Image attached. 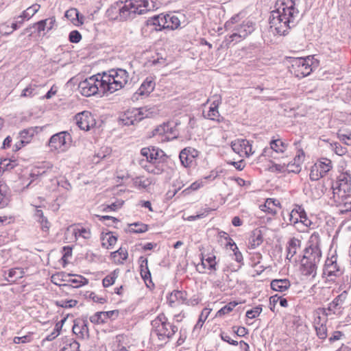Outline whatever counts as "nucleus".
<instances>
[{
    "mask_svg": "<svg viewBox=\"0 0 351 351\" xmlns=\"http://www.w3.org/2000/svg\"><path fill=\"white\" fill-rule=\"evenodd\" d=\"M300 0H280L276 3V9L270 12L269 27L274 34L287 35L295 27L300 12L298 5Z\"/></svg>",
    "mask_w": 351,
    "mask_h": 351,
    "instance_id": "f257e3e1",
    "label": "nucleus"
},
{
    "mask_svg": "<svg viewBox=\"0 0 351 351\" xmlns=\"http://www.w3.org/2000/svg\"><path fill=\"white\" fill-rule=\"evenodd\" d=\"M319 241V234L313 232L310 237V245L305 248L303 258L301 260L300 271L303 276L314 278L316 275L317 264L322 257Z\"/></svg>",
    "mask_w": 351,
    "mask_h": 351,
    "instance_id": "f03ea898",
    "label": "nucleus"
},
{
    "mask_svg": "<svg viewBox=\"0 0 351 351\" xmlns=\"http://www.w3.org/2000/svg\"><path fill=\"white\" fill-rule=\"evenodd\" d=\"M141 154L145 160H141L139 164L147 172L160 175L165 171L167 156L162 149L150 146L142 148Z\"/></svg>",
    "mask_w": 351,
    "mask_h": 351,
    "instance_id": "7ed1b4c3",
    "label": "nucleus"
},
{
    "mask_svg": "<svg viewBox=\"0 0 351 351\" xmlns=\"http://www.w3.org/2000/svg\"><path fill=\"white\" fill-rule=\"evenodd\" d=\"M103 84L106 93H113L123 88L128 82L130 75L128 72L123 69H112L101 75Z\"/></svg>",
    "mask_w": 351,
    "mask_h": 351,
    "instance_id": "20e7f679",
    "label": "nucleus"
},
{
    "mask_svg": "<svg viewBox=\"0 0 351 351\" xmlns=\"http://www.w3.org/2000/svg\"><path fill=\"white\" fill-rule=\"evenodd\" d=\"M123 21H130L138 15L153 10V1L149 0H119Z\"/></svg>",
    "mask_w": 351,
    "mask_h": 351,
    "instance_id": "39448f33",
    "label": "nucleus"
},
{
    "mask_svg": "<svg viewBox=\"0 0 351 351\" xmlns=\"http://www.w3.org/2000/svg\"><path fill=\"white\" fill-rule=\"evenodd\" d=\"M152 333L160 342V346L167 344L178 332V327L170 323L164 313L159 314L152 321Z\"/></svg>",
    "mask_w": 351,
    "mask_h": 351,
    "instance_id": "423d86ee",
    "label": "nucleus"
},
{
    "mask_svg": "<svg viewBox=\"0 0 351 351\" xmlns=\"http://www.w3.org/2000/svg\"><path fill=\"white\" fill-rule=\"evenodd\" d=\"M318 66V62L312 56L297 58L291 60V73L298 78L309 75Z\"/></svg>",
    "mask_w": 351,
    "mask_h": 351,
    "instance_id": "0eeeda50",
    "label": "nucleus"
},
{
    "mask_svg": "<svg viewBox=\"0 0 351 351\" xmlns=\"http://www.w3.org/2000/svg\"><path fill=\"white\" fill-rule=\"evenodd\" d=\"M102 77L100 73L92 75L81 81L78 84L80 93L85 97H90L96 94H106L101 84Z\"/></svg>",
    "mask_w": 351,
    "mask_h": 351,
    "instance_id": "6e6552de",
    "label": "nucleus"
},
{
    "mask_svg": "<svg viewBox=\"0 0 351 351\" xmlns=\"http://www.w3.org/2000/svg\"><path fill=\"white\" fill-rule=\"evenodd\" d=\"M254 29L255 23L250 20L243 21L239 25H234L231 29L232 33L225 39L226 45L229 47L232 43L235 44L240 42L251 34Z\"/></svg>",
    "mask_w": 351,
    "mask_h": 351,
    "instance_id": "1a4fd4ad",
    "label": "nucleus"
},
{
    "mask_svg": "<svg viewBox=\"0 0 351 351\" xmlns=\"http://www.w3.org/2000/svg\"><path fill=\"white\" fill-rule=\"evenodd\" d=\"M150 110L147 107L130 109L124 112L120 121L125 125H134L144 118L148 117L152 113L149 112Z\"/></svg>",
    "mask_w": 351,
    "mask_h": 351,
    "instance_id": "9d476101",
    "label": "nucleus"
},
{
    "mask_svg": "<svg viewBox=\"0 0 351 351\" xmlns=\"http://www.w3.org/2000/svg\"><path fill=\"white\" fill-rule=\"evenodd\" d=\"M150 110L147 107L130 109L124 112L120 121L125 125H134L144 118L148 117L152 113L149 112Z\"/></svg>",
    "mask_w": 351,
    "mask_h": 351,
    "instance_id": "9b49d317",
    "label": "nucleus"
},
{
    "mask_svg": "<svg viewBox=\"0 0 351 351\" xmlns=\"http://www.w3.org/2000/svg\"><path fill=\"white\" fill-rule=\"evenodd\" d=\"M71 141V134L66 131L56 133L51 136L48 145L51 151H64Z\"/></svg>",
    "mask_w": 351,
    "mask_h": 351,
    "instance_id": "f8f14e48",
    "label": "nucleus"
},
{
    "mask_svg": "<svg viewBox=\"0 0 351 351\" xmlns=\"http://www.w3.org/2000/svg\"><path fill=\"white\" fill-rule=\"evenodd\" d=\"M331 168V160L327 158H323L311 167L309 174L310 179L312 181L319 180L321 178L325 176Z\"/></svg>",
    "mask_w": 351,
    "mask_h": 351,
    "instance_id": "ddd939ff",
    "label": "nucleus"
},
{
    "mask_svg": "<svg viewBox=\"0 0 351 351\" xmlns=\"http://www.w3.org/2000/svg\"><path fill=\"white\" fill-rule=\"evenodd\" d=\"M232 150L241 157H249L254 154L252 145L247 139H237L231 143Z\"/></svg>",
    "mask_w": 351,
    "mask_h": 351,
    "instance_id": "4468645a",
    "label": "nucleus"
},
{
    "mask_svg": "<svg viewBox=\"0 0 351 351\" xmlns=\"http://www.w3.org/2000/svg\"><path fill=\"white\" fill-rule=\"evenodd\" d=\"M77 126L82 130L88 131L96 124L95 119L92 114L88 111H83L75 117Z\"/></svg>",
    "mask_w": 351,
    "mask_h": 351,
    "instance_id": "2eb2a0df",
    "label": "nucleus"
},
{
    "mask_svg": "<svg viewBox=\"0 0 351 351\" xmlns=\"http://www.w3.org/2000/svg\"><path fill=\"white\" fill-rule=\"evenodd\" d=\"M199 156V152L192 147H186L183 149L179 155L181 164L184 167H191L195 159Z\"/></svg>",
    "mask_w": 351,
    "mask_h": 351,
    "instance_id": "dca6fc26",
    "label": "nucleus"
},
{
    "mask_svg": "<svg viewBox=\"0 0 351 351\" xmlns=\"http://www.w3.org/2000/svg\"><path fill=\"white\" fill-rule=\"evenodd\" d=\"M166 135V138L173 139L177 138L178 133L176 129V125L173 123L168 122L158 126L154 131L153 135Z\"/></svg>",
    "mask_w": 351,
    "mask_h": 351,
    "instance_id": "f3484780",
    "label": "nucleus"
},
{
    "mask_svg": "<svg viewBox=\"0 0 351 351\" xmlns=\"http://www.w3.org/2000/svg\"><path fill=\"white\" fill-rule=\"evenodd\" d=\"M270 147H265L261 154L263 156H272L273 152L276 153H284L288 145L283 142L280 138L272 139L270 141Z\"/></svg>",
    "mask_w": 351,
    "mask_h": 351,
    "instance_id": "a211bd4d",
    "label": "nucleus"
},
{
    "mask_svg": "<svg viewBox=\"0 0 351 351\" xmlns=\"http://www.w3.org/2000/svg\"><path fill=\"white\" fill-rule=\"evenodd\" d=\"M323 274L328 277L332 276H339L342 274V271L337 263V257L332 255L328 258L325 262Z\"/></svg>",
    "mask_w": 351,
    "mask_h": 351,
    "instance_id": "6ab92c4d",
    "label": "nucleus"
},
{
    "mask_svg": "<svg viewBox=\"0 0 351 351\" xmlns=\"http://www.w3.org/2000/svg\"><path fill=\"white\" fill-rule=\"evenodd\" d=\"M119 313L117 310L97 312L90 317V321L95 324H104L110 319L117 318Z\"/></svg>",
    "mask_w": 351,
    "mask_h": 351,
    "instance_id": "aec40b11",
    "label": "nucleus"
},
{
    "mask_svg": "<svg viewBox=\"0 0 351 351\" xmlns=\"http://www.w3.org/2000/svg\"><path fill=\"white\" fill-rule=\"evenodd\" d=\"M155 82L152 77H147L133 95L132 99H138L139 96H148L155 88Z\"/></svg>",
    "mask_w": 351,
    "mask_h": 351,
    "instance_id": "412c9836",
    "label": "nucleus"
},
{
    "mask_svg": "<svg viewBox=\"0 0 351 351\" xmlns=\"http://www.w3.org/2000/svg\"><path fill=\"white\" fill-rule=\"evenodd\" d=\"M300 245L301 241L298 239L293 237L289 239L287 245L286 264L287 263L297 262V259L294 258V256L297 254V251L300 247Z\"/></svg>",
    "mask_w": 351,
    "mask_h": 351,
    "instance_id": "4be33fe9",
    "label": "nucleus"
},
{
    "mask_svg": "<svg viewBox=\"0 0 351 351\" xmlns=\"http://www.w3.org/2000/svg\"><path fill=\"white\" fill-rule=\"evenodd\" d=\"M187 293L184 291L174 290L170 293L167 297L169 304L172 306H176L179 304L185 303Z\"/></svg>",
    "mask_w": 351,
    "mask_h": 351,
    "instance_id": "5701e85b",
    "label": "nucleus"
},
{
    "mask_svg": "<svg viewBox=\"0 0 351 351\" xmlns=\"http://www.w3.org/2000/svg\"><path fill=\"white\" fill-rule=\"evenodd\" d=\"M337 186L334 191L338 189L339 191H343L345 194L350 192L351 176L348 173H341L337 180Z\"/></svg>",
    "mask_w": 351,
    "mask_h": 351,
    "instance_id": "b1692460",
    "label": "nucleus"
},
{
    "mask_svg": "<svg viewBox=\"0 0 351 351\" xmlns=\"http://www.w3.org/2000/svg\"><path fill=\"white\" fill-rule=\"evenodd\" d=\"M119 1L115 2L107 10L106 16L112 21H123Z\"/></svg>",
    "mask_w": 351,
    "mask_h": 351,
    "instance_id": "393cba45",
    "label": "nucleus"
},
{
    "mask_svg": "<svg viewBox=\"0 0 351 351\" xmlns=\"http://www.w3.org/2000/svg\"><path fill=\"white\" fill-rule=\"evenodd\" d=\"M64 16L75 25H82L84 23V16L80 15V12L76 8H71L66 10Z\"/></svg>",
    "mask_w": 351,
    "mask_h": 351,
    "instance_id": "a878e982",
    "label": "nucleus"
},
{
    "mask_svg": "<svg viewBox=\"0 0 351 351\" xmlns=\"http://www.w3.org/2000/svg\"><path fill=\"white\" fill-rule=\"evenodd\" d=\"M125 339V337L123 335L116 336L115 338L110 343L112 350L129 351L124 345Z\"/></svg>",
    "mask_w": 351,
    "mask_h": 351,
    "instance_id": "bb28decb",
    "label": "nucleus"
},
{
    "mask_svg": "<svg viewBox=\"0 0 351 351\" xmlns=\"http://www.w3.org/2000/svg\"><path fill=\"white\" fill-rule=\"evenodd\" d=\"M24 271L23 269L19 267L12 268L8 271V276L5 279L10 284L16 283L18 279H21L23 277Z\"/></svg>",
    "mask_w": 351,
    "mask_h": 351,
    "instance_id": "cd10ccee",
    "label": "nucleus"
},
{
    "mask_svg": "<svg viewBox=\"0 0 351 351\" xmlns=\"http://www.w3.org/2000/svg\"><path fill=\"white\" fill-rule=\"evenodd\" d=\"M140 261H141V275L143 279L144 280L145 285H148L147 280H149V283H152V278H151V273H150L149 270L148 269V266H147L148 261H147V258H143V256H141L140 258Z\"/></svg>",
    "mask_w": 351,
    "mask_h": 351,
    "instance_id": "c85d7f7f",
    "label": "nucleus"
},
{
    "mask_svg": "<svg viewBox=\"0 0 351 351\" xmlns=\"http://www.w3.org/2000/svg\"><path fill=\"white\" fill-rule=\"evenodd\" d=\"M51 171H53V165L50 162H44L42 166L35 168L30 176L32 178L42 176Z\"/></svg>",
    "mask_w": 351,
    "mask_h": 351,
    "instance_id": "c756f323",
    "label": "nucleus"
},
{
    "mask_svg": "<svg viewBox=\"0 0 351 351\" xmlns=\"http://www.w3.org/2000/svg\"><path fill=\"white\" fill-rule=\"evenodd\" d=\"M342 306H335L332 302L329 303L327 308H321L317 310L318 313H322L326 317H329L332 314L339 315L342 313Z\"/></svg>",
    "mask_w": 351,
    "mask_h": 351,
    "instance_id": "7c9ffc66",
    "label": "nucleus"
},
{
    "mask_svg": "<svg viewBox=\"0 0 351 351\" xmlns=\"http://www.w3.org/2000/svg\"><path fill=\"white\" fill-rule=\"evenodd\" d=\"M263 241V234L261 230L255 229L251 233L249 239V243L252 248H256L259 246Z\"/></svg>",
    "mask_w": 351,
    "mask_h": 351,
    "instance_id": "2f4dec72",
    "label": "nucleus"
},
{
    "mask_svg": "<svg viewBox=\"0 0 351 351\" xmlns=\"http://www.w3.org/2000/svg\"><path fill=\"white\" fill-rule=\"evenodd\" d=\"M167 19L165 18V15H157L152 17L150 20L148 21L149 24H152L156 27V30H161L162 29H167L166 27L167 25Z\"/></svg>",
    "mask_w": 351,
    "mask_h": 351,
    "instance_id": "473e14b6",
    "label": "nucleus"
},
{
    "mask_svg": "<svg viewBox=\"0 0 351 351\" xmlns=\"http://www.w3.org/2000/svg\"><path fill=\"white\" fill-rule=\"evenodd\" d=\"M245 301H239V302H230L228 304L225 305L221 309H219L217 313L216 317H221L225 315H227L232 311V310L239 304H243Z\"/></svg>",
    "mask_w": 351,
    "mask_h": 351,
    "instance_id": "72a5a7b5",
    "label": "nucleus"
},
{
    "mask_svg": "<svg viewBox=\"0 0 351 351\" xmlns=\"http://www.w3.org/2000/svg\"><path fill=\"white\" fill-rule=\"evenodd\" d=\"M73 332L80 338H84L88 335V329L85 323L75 324L73 326Z\"/></svg>",
    "mask_w": 351,
    "mask_h": 351,
    "instance_id": "f704fd0d",
    "label": "nucleus"
},
{
    "mask_svg": "<svg viewBox=\"0 0 351 351\" xmlns=\"http://www.w3.org/2000/svg\"><path fill=\"white\" fill-rule=\"evenodd\" d=\"M38 130V127H31L27 129H24L23 130L20 132L18 138H21L25 141H27L29 143L31 138L34 136V135L36 133H37Z\"/></svg>",
    "mask_w": 351,
    "mask_h": 351,
    "instance_id": "c9c22d12",
    "label": "nucleus"
},
{
    "mask_svg": "<svg viewBox=\"0 0 351 351\" xmlns=\"http://www.w3.org/2000/svg\"><path fill=\"white\" fill-rule=\"evenodd\" d=\"M40 8V5L38 3H34L32 5L27 8L25 10H24L20 15H19V18H23L26 20H29L31 17H32L36 13L38 12Z\"/></svg>",
    "mask_w": 351,
    "mask_h": 351,
    "instance_id": "e433bc0d",
    "label": "nucleus"
},
{
    "mask_svg": "<svg viewBox=\"0 0 351 351\" xmlns=\"http://www.w3.org/2000/svg\"><path fill=\"white\" fill-rule=\"evenodd\" d=\"M80 344L73 339H66L61 351H79Z\"/></svg>",
    "mask_w": 351,
    "mask_h": 351,
    "instance_id": "4c0bfd02",
    "label": "nucleus"
},
{
    "mask_svg": "<svg viewBox=\"0 0 351 351\" xmlns=\"http://www.w3.org/2000/svg\"><path fill=\"white\" fill-rule=\"evenodd\" d=\"M73 234L75 238L82 237L84 239H89L91 237L90 230L84 227H76L73 229Z\"/></svg>",
    "mask_w": 351,
    "mask_h": 351,
    "instance_id": "58836bf2",
    "label": "nucleus"
},
{
    "mask_svg": "<svg viewBox=\"0 0 351 351\" xmlns=\"http://www.w3.org/2000/svg\"><path fill=\"white\" fill-rule=\"evenodd\" d=\"M165 18L167 21L166 25L167 29H175L180 27V21L178 16L175 15L166 14Z\"/></svg>",
    "mask_w": 351,
    "mask_h": 351,
    "instance_id": "ea45409f",
    "label": "nucleus"
},
{
    "mask_svg": "<svg viewBox=\"0 0 351 351\" xmlns=\"http://www.w3.org/2000/svg\"><path fill=\"white\" fill-rule=\"evenodd\" d=\"M66 277L68 278V279L63 280V281L67 283L79 284L78 285H86L88 283L87 279L82 276L67 275Z\"/></svg>",
    "mask_w": 351,
    "mask_h": 351,
    "instance_id": "a19ab883",
    "label": "nucleus"
},
{
    "mask_svg": "<svg viewBox=\"0 0 351 351\" xmlns=\"http://www.w3.org/2000/svg\"><path fill=\"white\" fill-rule=\"evenodd\" d=\"M9 202L7 196V186L5 184L0 183V208L5 207Z\"/></svg>",
    "mask_w": 351,
    "mask_h": 351,
    "instance_id": "79ce46f5",
    "label": "nucleus"
},
{
    "mask_svg": "<svg viewBox=\"0 0 351 351\" xmlns=\"http://www.w3.org/2000/svg\"><path fill=\"white\" fill-rule=\"evenodd\" d=\"M148 230L147 225L143 223H133L130 224L129 232L132 233H143Z\"/></svg>",
    "mask_w": 351,
    "mask_h": 351,
    "instance_id": "37998d69",
    "label": "nucleus"
},
{
    "mask_svg": "<svg viewBox=\"0 0 351 351\" xmlns=\"http://www.w3.org/2000/svg\"><path fill=\"white\" fill-rule=\"evenodd\" d=\"M278 204H280V203L278 200L269 198L265 201V203L263 205V206L264 208H265V210H267L269 213L274 215L276 213V207Z\"/></svg>",
    "mask_w": 351,
    "mask_h": 351,
    "instance_id": "c03bdc74",
    "label": "nucleus"
},
{
    "mask_svg": "<svg viewBox=\"0 0 351 351\" xmlns=\"http://www.w3.org/2000/svg\"><path fill=\"white\" fill-rule=\"evenodd\" d=\"M119 274V269H114L102 280V285H113Z\"/></svg>",
    "mask_w": 351,
    "mask_h": 351,
    "instance_id": "a18cd8bd",
    "label": "nucleus"
},
{
    "mask_svg": "<svg viewBox=\"0 0 351 351\" xmlns=\"http://www.w3.org/2000/svg\"><path fill=\"white\" fill-rule=\"evenodd\" d=\"M65 320L66 319L64 318L62 319L60 322H57L53 329V331L51 334L48 335L46 337L45 339L47 341H52L55 338H56L60 335V330H62L63 324L65 322Z\"/></svg>",
    "mask_w": 351,
    "mask_h": 351,
    "instance_id": "49530a36",
    "label": "nucleus"
},
{
    "mask_svg": "<svg viewBox=\"0 0 351 351\" xmlns=\"http://www.w3.org/2000/svg\"><path fill=\"white\" fill-rule=\"evenodd\" d=\"M215 256L208 255L207 257L203 256L202 258V264L204 268L207 267L209 269H215L216 265Z\"/></svg>",
    "mask_w": 351,
    "mask_h": 351,
    "instance_id": "de8ad7c7",
    "label": "nucleus"
},
{
    "mask_svg": "<svg viewBox=\"0 0 351 351\" xmlns=\"http://www.w3.org/2000/svg\"><path fill=\"white\" fill-rule=\"evenodd\" d=\"M35 217L37 218L38 221L42 225V228L43 230H47L49 229V222L43 215V212L42 210L36 208L34 213Z\"/></svg>",
    "mask_w": 351,
    "mask_h": 351,
    "instance_id": "09e8293b",
    "label": "nucleus"
},
{
    "mask_svg": "<svg viewBox=\"0 0 351 351\" xmlns=\"http://www.w3.org/2000/svg\"><path fill=\"white\" fill-rule=\"evenodd\" d=\"M203 116L206 119H210L212 121H216L219 122L220 114L217 109H215L213 108H209V110L207 112H203Z\"/></svg>",
    "mask_w": 351,
    "mask_h": 351,
    "instance_id": "8fccbe9b",
    "label": "nucleus"
},
{
    "mask_svg": "<svg viewBox=\"0 0 351 351\" xmlns=\"http://www.w3.org/2000/svg\"><path fill=\"white\" fill-rule=\"evenodd\" d=\"M228 245H230V249L232 250L234 256V260L241 263L243 261V256L241 252L239 250V248L236 243L233 242L232 240L228 243Z\"/></svg>",
    "mask_w": 351,
    "mask_h": 351,
    "instance_id": "3c124183",
    "label": "nucleus"
},
{
    "mask_svg": "<svg viewBox=\"0 0 351 351\" xmlns=\"http://www.w3.org/2000/svg\"><path fill=\"white\" fill-rule=\"evenodd\" d=\"M37 86L35 84H29L27 87L23 90L22 93L21 95V97H32L34 95H37L38 93L36 91Z\"/></svg>",
    "mask_w": 351,
    "mask_h": 351,
    "instance_id": "603ef678",
    "label": "nucleus"
},
{
    "mask_svg": "<svg viewBox=\"0 0 351 351\" xmlns=\"http://www.w3.org/2000/svg\"><path fill=\"white\" fill-rule=\"evenodd\" d=\"M315 330L317 335L321 339H325L327 337V327L326 324H315Z\"/></svg>",
    "mask_w": 351,
    "mask_h": 351,
    "instance_id": "864d4df0",
    "label": "nucleus"
},
{
    "mask_svg": "<svg viewBox=\"0 0 351 351\" xmlns=\"http://www.w3.org/2000/svg\"><path fill=\"white\" fill-rule=\"evenodd\" d=\"M119 256L120 258L117 260V261L120 263H122L123 261L126 260L128 258V252L126 249L120 247L118 250L112 252L111 256L115 259L117 256Z\"/></svg>",
    "mask_w": 351,
    "mask_h": 351,
    "instance_id": "5fc2aeb1",
    "label": "nucleus"
},
{
    "mask_svg": "<svg viewBox=\"0 0 351 351\" xmlns=\"http://www.w3.org/2000/svg\"><path fill=\"white\" fill-rule=\"evenodd\" d=\"M262 307L261 305L256 306L253 308L247 311L246 317L249 319H254L259 316L262 312Z\"/></svg>",
    "mask_w": 351,
    "mask_h": 351,
    "instance_id": "6e6d98bb",
    "label": "nucleus"
},
{
    "mask_svg": "<svg viewBox=\"0 0 351 351\" xmlns=\"http://www.w3.org/2000/svg\"><path fill=\"white\" fill-rule=\"evenodd\" d=\"M297 210H298V220L300 219L306 226H310L311 222L308 220L305 210L301 206H298Z\"/></svg>",
    "mask_w": 351,
    "mask_h": 351,
    "instance_id": "4d7b16f0",
    "label": "nucleus"
},
{
    "mask_svg": "<svg viewBox=\"0 0 351 351\" xmlns=\"http://www.w3.org/2000/svg\"><path fill=\"white\" fill-rule=\"evenodd\" d=\"M12 33L10 28V21H5L0 24V34L3 36H8Z\"/></svg>",
    "mask_w": 351,
    "mask_h": 351,
    "instance_id": "13d9d810",
    "label": "nucleus"
},
{
    "mask_svg": "<svg viewBox=\"0 0 351 351\" xmlns=\"http://www.w3.org/2000/svg\"><path fill=\"white\" fill-rule=\"evenodd\" d=\"M69 40L72 43H78L82 40V35L77 30H73L69 33Z\"/></svg>",
    "mask_w": 351,
    "mask_h": 351,
    "instance_id": "bf43d9fd",
    "label": "nucleus"
},
{
    "mask_svg": "<svg viewBox=\"0 0 351 351\" xmlns=\"http://www.w3.org/2000/svg\"><path fill=\"white\" fill-rule=\"evenodd\" d=\"M77 304V301L75 300H61L57 301L56 304L59 306L63 308H71Z\"/></svg>",
    "mask_w": 351,
    "mask_h": 351,
    "instance_id": "052dcab7",
    "label": "nucleus"
},
{
    "mask_svg": "<svg viewBox=\"0 0 351 351\" xmlns=\"http://www.w3.org/2000/svg\"><path fill=\"white\" fill-rule=\"evenodd\" d=\"M111 153V149L108 147H102L101 150L95 155V158H97L98 160L96 162H98L100 159L105 158L109 156Z\"/></svg>",
    "mask_w": 351,
    "mask_h": 351,
    "instance_id": "680f3d73",
    "label": "nucleus"
},
{
    "mask_svg": "<svg viewBox=\"0 0 351 351\" xmlns=\"http://www.w3.org/2000/svg\"><path fill=\"white\" fill-rule=\"evenodd\" d=\"M32 340L31 335H25L23 337H15L13 339V342L16 344L25 343L30 342Z\"/></svg>",
    "mask_w": 351,
    "mask_h": 351,
    "instance_id": "e2e57ef3",
    "label": "nucleus"
},
{
    "mask_svg": "<svg viewBox=\"0 0 351 351\" xmlns=\"http://www.w3.org/2000/svg\"><path fill=\"white\" fill-rule=\"evenodd\" d=\"M286 171L297 173L301 171V166L290 162L286 165Z\"/></svg>",
    "mask_w": 351,
    "mask_h": 351,
    "instance_id": "0e129e2a",
    "label": "nucleus"
},
{
    "mask_svg": "<svg viewBox=\"0 0 351 351\" xmlns=\"http://www.w3.org/2000/svg\"><path fill=\"white\" fill-rule=\"evenodd\" d=\"M239 15H235L228 21L225 24L226 29L227 30L232 29L234 25H238L237 23L239 21Z\"/></svg>",
    "mask_w": 351,
    "mask_h": 351,
    "instance_id": "69168bd1",
    "label": "nucleus"
},
{
    "mask_svg": "<svg viewBox=\"0 0 351 351\" xmlns=\"http://www.w3.org/2000/svg\"><path fill=\"white\" fill-rule=\"evenodd\" d=\"M304 158V152L302 149H299L298 151L297 154L293 158V162L295 164L299 165L301 166V164L303 162Z\"/></svg>",
    "mask_w": 351,
    "mask_h": 351,
    "instance_id": "338daca9",
    "label": "nucleus"
},
{
    "mask_svg": "<svg viewBox=\"0 0 351 351\" xmlns=\"http://www.w3.org/2000/svg\"><path fill=\"white\" fill-rule=\"evenodd\" d=\"M338 137L345 144L348 145H351V132L348 134L340 133L338 134Z\"/></svg>",
    "mask_w": 351,
    "mask_h": 351,
    "instance_id": "774afa93",
    "label": "nucleus"
}]
</instances>
